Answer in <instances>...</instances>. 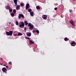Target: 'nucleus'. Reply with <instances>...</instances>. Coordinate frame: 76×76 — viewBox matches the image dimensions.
Returning a JSON list of instances; mask_svg holds the SVG:
<instances>
[{
  "mask_svg": "<svg viewBox=\"0 0 76 76\" xmlns=\"http://www.w3.org/2000/svg\"><path fill=\"white\" fill-rule=\"evenodd\" d=\"M28 26L30 27L29 28V30H32V29H34V25H31V23H29L28 25Z\"/></svg>",
  "mask_w": 76,
  "mask_h": 76,
  "instance_id": "f257e3e1",
  "label": "nucleus"
},
{
  "mask_svg": "<svg viewBox=\"0 0 76 76\" xmlns=\"http://www.w3.org/2000/svg\"><path fill=\"white\" fill-rule=\"evenodd\" d=\"M19 27H20V28H24L25 24L23 22H20L19 23Z\"/></svg>",
  "mask_w": 76,
  "mask_h": 76,
  "instance_id": "f03ea898",
  "label": "nucleus"
},
{
  "mask_svg": "<svg viewBox=\"0 0 76 76\" xmlns=\"http://www.w3.org/2000/svg\"><path fill=\"white\" fill-rule=\"evenodd\" d=\"M6 34L8 36H12V34H13V31H10L9 32H6Z\"/></svg>",
  "mask_w": 76,
  "mask_h": 76,
  "instance_id": "7ed1b4c3",
  "label": "nucleus"
},
{
  "mask_svg": "<svg viewBox=\"0 0 76 76\" xmlns=\"http://www.w3.org/2000/svg\"><path fill=\"white\" fill-rule=\"evenodd\" d=\"M21 18H22L23 19H24V15H23V14H19L18 16V19H21Z\"/></svg>",
  "mask_w": 76,
  "mask_h": 76,
  "instance_id": "20e7f679",
  "label": "nucleus"
},
{
  "mask_svg": "<svg viewBox=\"0 0 76 76\" xmlns=\"http://www.w3.org/2000/svg\"><path fill=\"white\" fill-rule=\"evenodd\" d=\"M73 26H75V23H74V22L72 20H70L69 22Z\"/></svg>",
  "mask_w": 76,
  "mask_h": 76,
  "instance_id": "39448f33",
  "label": "nucleus"
},
{
  "mask_svg": "<svg viewBox=\"0 0 76 76\" xmlns=\"http://www.w3.org/2000/svg\"><path fill=\"white\" fill-rule=\"evenodd\" d=\"M42 18L46 20L47 18V15H43L42 16Z\"/></svg>",
  "mask_w": 76,
  "mask_h": 76,
  "instance_id": "423d86ee",
  "label": "nucleus"
},
{
  "mask_svg": "<svg viewBox=\"0 0 76 76\" xmlns=\"http://www.w3.org/2000/svg\"><path fill=\"white\" fill-rule=\"evenodd\" d=\"M71 45L72 46H75V45H76V42H72L71 44Z\"/></svg>",
  "mask_w": 76,
  "mask_h": 76,
  "instance_id": "0eeeda50",
  "label": "nucleus"
},
{
  "mask_svg": "<svg viewBox=\"0 0 76 76\" xmlns=\"http://www.w3.org/2000/svg\"><path fill=\"white\" fill-rule=\"evenodd\" d=\"M29 8V4H27L26 6V9L27 10Z\"/></svg>",
  "mask_w": 76,
  "mask_h": 76,
  "instance_id": "6e6552de",
  "label": "nucleus"
},
{
  "mask_svg": "<svg viewBox=\"0 0 76 76\" xmlns=\"http://www.w3.org/2000/svg\"><path fill=\"white\" fill-rule=\"evenodd\" d=\"M26 35L27 37H31V33H29L27 32L26 33Z\"/></svg>",
  "mask_w": 76,
  "mask_h": 76,
  "instance_id": "1a4fd4ad",
  "label": "nucleus"
},
{
  "mask_svg": "<svg viewBox=\"0 0 76 76\" xmlns=\"http://www.w3.org/2000/svg\"><path fill=\"white\" fill-rule=\"evenodd\" d=\"M20 6L18 5L16 7V9L17 10H19V9H20Z\"/></svg>",
  "mask_w": 76,
  "mask_h": 76,
  "instance_id": "9d476101",
  "label": "nucleus"
},
{
  "mask_svg": "<svg viewBox=\"0 0 76 76\" xmlns=\"http://www.w3.org/2000/svg\"><path fill=\"white\" fill-rule=\"evenodd\" d=\"M2 70L4 72H6V70H7V69H6V68L5 67L3 68L2 69Z\"/></svg>",
  "mask_w": 76,
  "mask_h": 76,
  "instance_id": "9b49d317",
  "label": "nucleus"
},
{
  "mask_svg": "<svg viewBox=\"0 0 76 76\" xmlns=\"http://www.w3.org/2000/svg\"><path fill=\"white\" fill-rule=\"evenodd\" d=\"M29 45H31L32 44H34V42L32 41L31 40H29Z\"/></svg>",
  "mask_w": 76,
  "mask_h": 76,
  "instance_id": "f8f14e48",
  "label": "nucleus"
},
{
  "mask_svg": "<svg viewBox=\"0 0 76 76\" xmlns=\"http://www.w3.org/2000/svg\"><path fill=\"white\" fill-rule=\"evenodd\" d=\"M14 2L15 5V6H17V3H18V0H14Z\"/></svg>",
  "mask_w": 76,
  "mask_h": 76,
  "instance_id": "ddd939ff",
  "label": "nucleus"
},
{
  "mask_svg": "<svg viewBox=\"0 0 76 76\" xmlns=\"http://www.w3.org/2000/svg\"><path fill=\"white\" fill-rule=\"evenodd\" d=\"M33 33H34V32H37V34H38V30H34L33 31Z\"/></svg>",
  "mask_w": 76,
  "mask_h": 76,
  "instance_id": "4468645a",
  "label": "nucleus"
},
{
  "mask_svg": "<svg viewBox=\"0 0 76 76\" xmlns=\"http://www.w3.org/2000/svg\"><path fill=\"white\" fill-rule=\"evenodd\" d=\"M30 14L31 16H34V12H30Z\"/></svg>",
  "mask_w": 76,
  "mask_h": 76,
  "instance_id": "2eb2a0df",
  "label": "nucleus"
},
{
  "mask_svg": "<svg viewBox=\"0 0 76 76\" xmlns=\"http://www.w3.org/2000/svg\"><path fill=\"white\" fill-rule=\"evenodd\" d=\"M64 40L65 41H69V39L67 38V37H65V38Z\"/></svg>",
  "mask_w": 76,
  "mask_h": 76,
  "instance_id": "dca6fc26",
  "label": "nucleus"
},
{
  "mask_svg": "<svg viewBox=\"0 0 76 76\" xmlns=\"http://www.w3.org/2000/svg\"><path fill=\"white\" fill-rule=\"evenodd\" d=\"M24 23L25 25H28V23L27 22V21H24Z\"/></svg>",
  "mask_w": 76,
  "mask_h": 76,
  "instance_id": "f3484780",
  "label": "nucleus"
},
{
  "mask_svg": "<svg viewBox=\"0 0 76 76\" xmlns=\"http://www.w3.org/2000/svg\"><path fill=\"white\" fill-rule=\"evenodd\" d=\"M6 9H9L10 10V6H7L6 8Z\"/></svg>",
  "mask_w": 76,
  "mask_h": 76,
  "instance_id": "a211bd4d",
  "label": "nucleus"
},
{
  "mask_svg": "<svg viewBox=\"0 0 76 76\" xmlns=\"http://www.w3.org/2000/svg\"><path fill=\"white\" fill-rule=\"evenodd\" d=\"M23 35V34L22 33H21L20 32H19L18 34V36H20V35Z\"/></svg>",
  "mask_w": 76,
  "mask_h": 76,
  "instance_id": "6ab92c4d",
  "label": "nucleus"
},
{
  "mask_svg": "<svg viewBox=\"0 0 76 76\" xmlns=\"http://www.w3.org/2000/svg\"><path fill=\"white\" fill-rule=\"evenodd\" d=\"M15 23L16 25H19V23L18 22V21H15Z\"/></svg>",
  "mask_w": 76,
  "mask_h": 76,
  "instance_id": "aec40b11",
  "label": "nucleus"
},
{
  "mask_svg": "<svg viewBox=\"0 0 76 76\" xmlns=\"http://www.w3.org/2000/svg\"><path fill=\"white\" fill-rule=\"evenodd\" d=\"M28 12H31L32 11V10L31 9H28Z\"/></svg>",
  "mask_w": 76,
  "mask_h": 76,
  "instance_id": "412c9836",
  "label": "nucleus"
},
{
  "mask_svg": "<svg viewBox=\"0 0 76 76\" xmlns=\"http://www.w3.org/2000/svg\"><path fill=\"white\" fill-rule=\"evenodd\" d=\"M25 38H26V39H31V38H30L28 37H26Z\"/></svg>",
  "mask_w": 76,
  "mask_h": 76,
  "instance_id": "4be33fe9",
  "label": "nucleus"
},
{
  "mask_svg": "<svg viewBox=\"0 0 76 76\" xmlns=\"http://www.w3.org/2000/svg\"><path fill=\"white\" fill-rule=\"evenodd\" d=\"M13 12L14 13H16V10L14 9L13 10Z\"/></svg>",
  "mask_w": 76,
  "mask_h": 76,
  "instance_id": "5701e85b",
  "label": "nucleus"
},
{
  "mask_svg": "<svg viewBox=\"0 0 76 76\" xmlns=\"http://www.w3.org/2000/svg\"><path fill=\"white\" fill-rule=\"evenodd\" d=\"M9 10V11H10V12H12V9H10Z\"/></svg>",
  "mask_w": 76,
  "mask_h": 76,
  "instance_id": "b1692460",
  "label": "nucleus"
},
{
  "mask_svg": "<svg viewBox=\"0 0 76 76\" xmlns=\"http://www.w3.org/2000/svg\"><path fill=\"white\" fill-rule=\"evenodd\" d=\"M11 16H15V14H14V13H12L11 14Z\"/></svg>",
  "mask_w": 76,
  "mask_h": 76,
  "instance_id": "393cba45",
  "label": "nucleus"
},
{
  "mask_svg": "<svg viewBox=\"0 0 76 76\" xmlns=\"http://www.w3.org/2000/svg\"><path fill=\"white\" fill-rule=\"evenodd\" d=\"M23 5V4L22 3V4H20V6H23V5Z\"/></svg>",
  "mask_w": 76,
  "mask_h": 76,
  "instance_id": "a878e982",
  "label": "nucleus"
},
{
  "mask_svg": "<svg viewBox=\"0 0 76 76\" xmlns=\"http://www.w3.org/2000/svg\"><path fill=\"white\" fill-rule=\"evenodd\" d=\"M8 63L9 64H10L11 65L12 64V62H9Z\"/></svg>",
  "mask_w": 76,
  "mask_h": 76,
  "instance_id": "bb28decb",
  "label": "nucleus"
},
{
  "mask_svg": "<svg viewBox=\"0 0 76 76\" xmlns=\"http://www.w3.org/2000/svg\"><path fill=\"white\" fill-rule=\"evenodd\" d=\"M14 26V24H11V26Z\"/></svg>",
  "mask_w": 76,
  "mask_h": 76,
  "instance_id": "cd10ccee",
  "label": "nucleus"
},
{
  "mask_svg": "<svg viewBox=\"0 0 76 76\" xmlns=\"http://www.w3.org/2000/svg\"><path fill=\"white\" fill-rule=\"evenodd\" d=\"M54 10H57V7H56L54 8Z\"/></svg>",
  "mask_w": 76,
  "mask_h": 76,
  "instance_id": "c85d7f7f",
  "label": "nucleus"
},
{
  "mask_svg": "<svg viewBox=\"0 0 76 76\" xmlns=\"http://www.w3.org/2000/svg\"><path fill=\"white\" fill-rule=\"evenodd\" d=\"M69 12H70V13H72V10H69Z\"/></svg>",
  "mask_w": 76,
  "mask_h": 76,
  "instance_id": "c756f323",
  "label": "nucleus"
},
{
  "mask_svg": "<svg viewBox=\"0 0 76 76\" xmlns=\"http://www.w3.org/2000/svg\"><path fill=\"white\" fill-rule=\"evenodd\" d=\"M8 23H9V25H10L11 24V22H9Z\"/></svg>",
  "mask_w": 76,
  "mask_h": 76,
  "instance_id": "7c9ffc66",
  "label": "nucleus"
},
{
  "mask_svg": "<svg viewBox=\"0 0 76 76\" xmlns=\"http://www.w3.org/2000/svg\"><path fill=\"white\" fill-rule=\"evenodd\" d=\"M36 9H37V10H38V6H37L36 7Z\"/></svg>",
  "mask_w": 76,
  "mask_h": 76,
  "instance_id": "2f4dec72",
  "label": "nucleus"
},
{
  "mask_svg": "<svg viewBox=\"0 0 76 76\" xmlns=\"http://www.w3.org/2000/svg\"><path fill=\"white\" fill-rule=\"evenodd\" d=\"M24 30H26V27H25L24 28Z\"/></svg>",
  "mask_w": 76,
  "mask_h": 76,
  "instance_id": "473e14b6",
  "label": "nucleus"
},
{
  "mask_svg": "<svg viewBox=\"0 0 76 76\" xmlns=\"http://www.w3.org/2000/svg\"><path fill=\"white\" fill-rule=\"evenodd\" d=\"M6 67L7 69H8V66L7 65V66H6Z\"/></svg>",
  "mask_w": 76,
  "mask_h": 76,
  "instance_id": "72a5a7b5",
  "label": "nucleus"
},
{
  "mask_svg": "<svg viewBox=\"0 0 76 76\" xmlns=\"http://www.w3.org/2000/svg\"><path fill=\"white\" fill-rule=\"evenodd\" d=\"M40 9V7L39 6H38V10H39Z\"/></svg>",
  "mask_w": 76,
  "mask_h": 76,
  "instance_id": "f704fd0d",
  "label": "nucleus"
},
{
  "mask_svg": "<svg viewBox=\"0 0 76 76\" xmlns=\"http://www.w3.org/2000/svg\"><path fill=\"white\" fill-rule=\"evenodd\" d=\"M14 36H17V34H14Z\"/></svg>",
  "mask_w": 76,
  "mask_h": 76,
  "instance_id": "c9c22d12",
  "label": "nucleus"
},
{
  "mask_svg": "<svg viewBox=\"0 0 76 76\" xmlns=\"http://www.w3.org/2000/svg\"><path fill=\"white\" fill-rule=\"evenodd\" d=\"M0 59H1V60H3V58H1Z\"/></svg>",
  "mask_w": 76,
  "mask_h": 76,
  "instance_id": "e433bc0d",
  "label": "nucleus"
},
{
  "mask_svg": "<svg viewBox=\"0 0 76 76\" xmlns=\"http://www.w3.org/2000/svg\"><path fill=\"white\" fill-rule=\"evenodd\" d=\"M4 66H6V65H4Z\"/></svg>",
  "mask_w": 76,
  "mask_h": 76,
  "instance_id": "4c0bfd02",
  "label": "nucleus"
},
{
  "mask_svg": "<svg viewBox=\"0 0 76 76\" xmlns=\"http://www.w3.org/2000/svg\"><path fill=\"white\" fill-rule=\"evenodd\" d=\"M0 64L1 65V66H2V64Z\"/></svg>",
  "mask_w": 76,
  "mask_h": 76,
  "instance_id": "58836bf2",
  "label": "nucleus"
},
{
  "mask_svg": "<svg viewBox=\"0 0 76 76\" xmlns=\"http://www.w3.org/2000/svg\"><path fill=\"white\" fill-rule=\"evenodd\" d=\"M60 7H62V6H60Z\"/></svg>",
  "mask_w": 76,
  "mask_h": 76,
  "instance_id": "ea45409f",
  "label": "nucleus"
},
{
  "mask_svg": "<svg viewBox=\"0 0 76 76\" xmlns=\"http://www.w3.org/2000/svg\"><path fill=\"white\" fill-rule=\"evenodd\" d=\"M73 1H75V0H73Z\"/></svg>",
  "mask_w": 76,
  "mask_h": 76,
  "instance_id": "a19ab883",
  "label": "nucleus"
},
{
  "mask_svg": "<svg viewBox=\"0 0 76 76\" xmlns=\"http://www.w3.org/2000/svg\"><path fill=\"white\" fill-rule=\"evenodd\" d=\"M38 34H39V31H38Z\"/></svg>",
  "mask_w": 76,
  "mask_h": 76,
  "instance_id": "79ce46f5",
  "label": "nucleus"
}]
</instances>
